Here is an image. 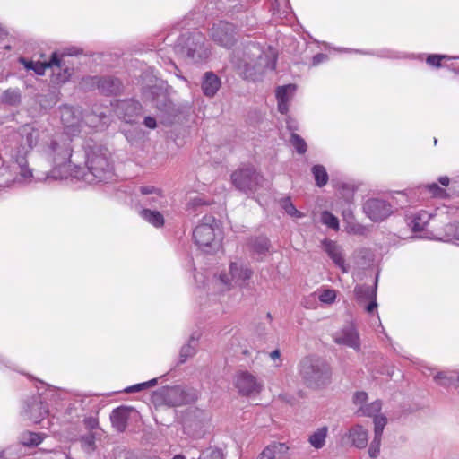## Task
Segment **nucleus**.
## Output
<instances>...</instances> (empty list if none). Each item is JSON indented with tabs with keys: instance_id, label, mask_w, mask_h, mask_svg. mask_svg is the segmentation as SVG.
<instances>
[{
	"instance_id": "nucleus-1",
	"label": "nucleus",
	"mask_w": 459,
	"mask_h": 459,
	"mask_svg": "<svg viewBox=\"0 0 459 459\" xmlns=\"http://www.w3.org/2000/svg\"><path fill=\"white\" fill-rule=\"evenodd\" d=\"M83 167L78 161L72 176L90 183L108 182L115 175L114 164L108 148L91 139L82 145Z\"/></svg>"
},
{
	"instance_id": "nucleus-2",
	"label": "nucleus",
	"mask_w": 459,
	"mask_h": 459,
	"mask_svg": "<svg viewBox=\"0 0 459 459\" xmlns=\"http://www.w3.org/2000/svg\"><path fill=\"white\" fill-rule=\"evenodd\" d=\"M73 137L67 134H56L48 144L46 152L48 157L51 158L54 164V168L51 170V175H47L44 178L39 176L35 177L36 180H41L51 177L53 178H66V175L70 173L72 176L73 170H74L81 154L75 152L73 157Z\"/></svg>"
},
{
	"instance_id": "nucleus-3",
	"label": "nucleus",
	"mask_w": 459,
	"mask_h": 459,
	"mask_svg": "<svg viewBox=\"0 0 459 459\" xmlns=\"http://www.w3.org/2000/svg\"><path fill=\"white\" fill-rule=\"evenodd\" d=\"M298 369L302 384L310 390L321 391L333 383V367L320 356L308 355L302 358Z\"/></svg>"
},
{
	"instance_id": "nucleus-4",
	"label": "nucleus",
	"mask_w": 459,
	"mask_h": 459,
	"mask_svg": "<svg viewBox=\"0 0 459 459\" xmlns=\"http://www.w3.org/2000/svg\"><path fill=\"white\" fill-rule=\"evenodd\" d=\"M242 74L246 79L256 81L267 71L275 69V60L264 53L262 48L254 42L246 44L240 60Z\"/></svg>"
},
{
	"instance_id": "nucleus-5",
	"label": "nucleus",
	"mask_w": 459,
	"mask_h": 459,
	"mask_svg": "<svg viewBox=\"0 0 459 459\" xmlns=\"http://www.w3.org/2000/svg\"><path fill=\"white\" fill-rule=\"evenodd\" d=\"M195 245L204 253L213 255L221 248L222 232L219 221L212 215H205L193 231Z\"/></svg>"
},
{
	"instance_id": "nucleus-6",
	"label": "nucleus",
	"mask_w": 459,
	"mask_h": 459,
	"mask_svg": "<svg viewBox=\"0 0 459 459\" xmlns=\"http://www.w3.org/2000/svg\"><path fill=\"white\" fill-rule=\"evenodd\" d=\"M178 47L180 54L192 64L205 62L211 54L205 36L199 31L183 35Z\"/></svg>"
},
{
	"instance_id": "nucleus-7",
	"label": "nucleus",
	"mask_w": 459,
	"mask_h": 459,
	"mask_svg": "<svg viewBox=\"0 0 459 459\" xmlns=\"http://www.w3.org/2000/svg\"><path fill=\"white\" fill-rule=\"evenodd\" d=\"M20 145L13 151L12 158L20 168V174L24 179L34 178L32 170L28 168L27 156L39 141V132L26 126L20 133Z\"/></svg>"
},
{
	"instance_id": "nucleus-8",
	"label": "nucleus",
	"mask_w": 459,
	"mask_h": 459,
	"mask_svg": "<svg viewBox=\"0 0 459 459\" xmlns=\"http://www.w3.org/2000/svg\"><path fill=\"white\" fill-rule=\"evenodd\" d=\"M197 399L193 389L182 385L163 386L153 393L152 403L155 405L178 407L194 403Z\"/></svg>"
},
{
	"instance_id": "nucleus-9",
	"label": "nucleus",
	"mask_w": 459,
	"mask_h": 459,
	"mask_svg": "<svg viewBox=\"0 0 459 459\" xmlns=\"http://www.w3.org/2000/svg\"><path fill=\"white\" fill-rule=\"evenodd\" d=\"M209 35L214 43L228 49L238 41L237 27L226 21L214 22L209 30Z\"/></svg>"
},
{
	"instance_id": "nucleus-10",
	"label": "nucleus",
	"mask_w": 459,
	"mask_h": 459,
	"mask_svg": "<svg viewBox=\"0 0 459 459\" xmlns=\"http://www.w3.org/2000/svg\"><path fill=\"white\" fill-rule=\"evenodd\" d=\"M234 186L247 194L254 193L262 184L263 177L252 167L239 169L231 174Z\"/></svg>"
},
{
	"instance_id": "nucleus-11",
	"label": "nucleus",
	"mask_w": 459,
	"mask_h": 459,
	"mask_svg": "<svg viewBox=\"0 0 459 459\" xmlns=\"http://www.w3.org/2000/svg\"><path fill=\"white\" fill-rule=\"evenodd\" d=\"M82 84L88 90L97 88L106 96L117 95L123 88L121 81L113 76H88L82 79Z\"/></svg>"
},
{
	"instance_id": "nucleus-12",
	"label": "nucleus",
	"mask_w": 459,
	"mask_h": 459,
	"mask_svg": "<svg viewBox=\"0 0 459 459\" xmlns=\"http://www.w3.org/2000/svg\"><path fill=\"white\" fill-rule=\"evenodd\" d=\"M60 117L64 125V134L76 136L81 133L82 114L78 109L63 105L60 107Z\"/></svg>"
},
{
	"instance_id": "nucleus-13",
	"label": "nucleus",
	"mask_w": 459,
	"mask_h": 459,
	"mask_svg": "<svg viewBox=\"0 0 459 459\" xmlns=\"http://www.w3.org/2000/svg\"><path fill=\"white\" fill-rule=\"evenodd\" d=\"M363 211L373 221H384L393 212L390 203L380 198L367 200L363 204Z\"/></svg>"
},
{
	"instance_id": "nucleus-14",
	"label": "nucleus",
	"mask_w": 459,
	"mask_h": 459,
	"mask_svg": "<svg viewBox=\"0 0 459 459\" xmlns=\"http://www.w3.org/2000/svg\"><path fill=\"white\" fill-rule=\"evenodd\" d=\"M143 97L159 110H169L171 106L167 91L159 85L143 87Z\"/></svg>"
},
{
	"instance_id": "nucleus-15",
	"label": "nucleus",
	"mask_w": 459,
	"mask_h": 459,
	"mask_svg": "<svg viewBox=\"0 0 459 459\" xmlns=\"http://www.w3.org/2000/svg\"><path fill=\"white\" fill-rule=\"evenodd\" d=\"M377 282L374 286H369L366 284H358L354 288V295L356 297L357 302L359 305H364L367 301L368 303L365 306V310L368 313H372L377 307Z\"/></svg>"
},
{
	"instance_id": "nucleus-16",
	"label": "nucleus",
	"mask_w": 459,
	"mask_h": 459,
	"mask_svg": "<svg viewBox=\"0 0 459 459\" xmlns=\"http://www.w3.org/2000/svg\"><path fill=\"white\" fill-rule=\"evenodd\" d=\"M143 107L141 103L134 100H118L116 112L119 118L123 119L126 123H134L142 113Z\"/></svg>"
},
{
	"instance_id": "nucleus-17",
	"label": "nucleus",
	"mask_w": 459,
	"mask_h": 459,
	"mask_svg": "<svg viewBox=\"0 0 459 459\" xmlns=\"http://www.w3.org/2000/svg\"><path fill=\"white\" fill-rule=\"evenodd\" d=\"M24 415L34 423L40 422L48 413V407L39 396H32L25 402Z\"/></svg>"
},
{
	"instance_id": "nucleus-18",
	"label": "nucleus",
	"mask_w": 459,
	"mask_h": 459,
	"mask_svg": "<svg viewBox=\"0 0 459 459\" xmlns=\"http://www.w3.org/2000/svg\"><path fill=\"white\" fill-rule=\"evenodd\" d=\"M236 387L242 395H251L261 392L263 385L247 371L240 372L236 379Z\"/></svg>"
},
{
	"instance_id": "nucleus-19",
	"label": "nucleus",
	"mask_w": 459,
	"mask_h": 459,
	"mask_svg": "<svg viewBox=\"0 0 459 459\" xmlns=\"http://www.w3.org/2000/svg\"><path fill=\"white\" fill-rule=\"evenodd\" d=\"M323 248L328 256L333 260L336 266L342 269L343 273H347L349 266L345 264L342 248L335 241L325 239L322 242Z\"/></svg>"
},
{
	"instance_id": "nucleus-20",
	"label": "nucleus",
	"mask_w": 459,
	"mask_h": 459,
	"mask_svg": "<svg viewBox=\"0 0 459 459\" xmlns=\"http://www.w3.org/2000/svg\"><path fill=\"white\" fill-rule=\"evenodd\" d=\"M80 51L78 49L73 48H67L65 49L61 56H59L56 52H54L51 55L50 60L48 62L41 63V64H36L35 66H29L27 65V69H31L35 71L36 74L42 75L46 70V68H52L53 66H56L57 68L61 69L63 66L62 63V57L65 56H74L78 55Z\"/></svg>"
},
{
	"instance_id": "nucleus-21",
	"label": "nucleus",
	"mask_w": 459,
	"mask_h": 459,
	"mask_svg": "<svg viewBox=\"0 0 459 459\" xmlns=\"http://www.w3.org/2000/svg\"><path fill=\"white\" fill-rule=\"evenodd\" d=\"M133 412H136V411L129 406H120L114 409L110 414L112 426L118 432H124L127 427L128 419Z\"/></svg>"
},
{
	"instance_id": "nucleus-22",
	"label": "nucleus",
	"mask_w": 459,
	"mask_h": 459,
	"mask_svg": "<svg viewBox=\"0 0 459 459\" xmlns=\"http://www.w3.org/2000/svg\"><path fill=\"white\" fill-rule=\"evenodd\" d=\"M230 274L231 279L227 274H221L220 279L224 284H230V281L240 284L251 278L253 272L247 267H242L237 263H231L230 265Z\"/></svg>"
},
{
	"instance_id": "nucleus-23",
	"label": "nucleus",
	"mask_w": 459,
	"mask_h": 459,
	"mask_svg": "<svg viewBox=\"0 0 459 459\" xmlns=\"http://www.w3.org/2000/svg\"><path fill=\"white\" fill-rule=\"evenodd\" d=\"M252 255H257V260H263L264 256L269 253L271 248L270 240L264 236L250 238L247 243Z\"/></svg>"
},
{
	"instance_id": "nucleus-24",
	"label": "nucleus",
	"mask_w": 459,
	"mask_h": 459,
	"mask_svg": "<svg viewBox=\"0 0 459 459\" xmlns=\"http://www.w3.org/2000/svg\"><path fill=\"white\" fill-rule=\"evenodd\" d=\"M334 341L338 344H343L358 350L360 346L359 333L353 326H348L334 337Z\"/></svg>"
},
{
	"instance_id": "nucleus-25",
	"label": "nucleus",
	"mask_w": 459,
	"mask_h": 459,
	"mask_svg": "<svg viewBox=\"0 0 459 459\" xmlns=\"http://www.w3.org/2000/svg\"><path fill=\"white\" fill-rule=\"evenodd\" d=\"M221 86L220 77L213 72H206L202 78L203 93L209 98L213 97Z\"/></svg>"
},
{
	"instance_id": "nucleus-26",
	"label": "nucleus",
	"mask_w": 459,
	"mask_h": 459,
	"mask_svg": "<svg viewBox=\"0 0 459 459\" xmlns=\"http://www.w3.org/2000/svg\"><path fill=\"white\" fill-rule=\"evenodd\" d=\"M285 443L273 442L268 445L256 459H282L289 451Z\"/></svg>"
},
{
	"instance_id": "nucleus-27",
	"label": "nucleus",
	"mask_w": 459,
	"mask_h": 459,
	"mask_svg": "<svg viewBox=\"0 0 459 459\" xmlns=\"http://www.w3.org/2000/svg\"><path fill=\"white\" fill-rule=\"evenodd\" d=\"M350 438L357 448H365L368 445V431L360 425H356L350 429Z\"/></svg>"
},
{
	"instance_id": "nucleus-28",
	"label": "nucleus",
	"mask_w": 459,
	"mask_h": 459,
	"mask_svg": "<svg viewBox=\"0 0 459 459\" xmlns=\"http://www.w3.org/2000/svg\"><path fill=\"white\" fill-rule=\"evenodd\" d=\"M140 215L143 220L156 228H160L165 223L163 215L156 210L143 208L140 211Z\"/></svg>"
},
{
	"instance_id": "nucleus-29",
	"label": "nucleus",
	"mask_w": 459,
	"mask_h": 459,
	"mask_svg": "<svg viewBox=\"0 0 459 459\" xmlns=\"http://www.w3.org/2000/svg\"><path fill=\"white\" fill-rule=\"evenodd\" d=\"M0 101L4 105L17 107L22 101L21 91L18 89H7L0 96Z\"/></svg>"
},
{
	"instance_id": "nucleus-30",
	"label": "nucleus",
	"mask_w": 459,
	"mask_h": 459,
	"mask_svg": "<svg viewBox=\"0 0 459 459\" xmlns=\"http://www.w3.org/2000/svg\"><path fill=\"white\" fill-rule=\"evenodd\" d=\"M328 428L326 426L321 427L317 429L313 434L309 437L310 445L316 448H322L325 444V438L327 437Z\"/></svg>"
},
{
	"instance_id": "nucleus-31",
	"label": "nucleus",
	"mask_w": 459,
	"mask_h": 459,
	"mask_svg": "<svg viewBox=\"0 0 459 459\" xmlns=\"http://www.w3.org/2000/svg\"><path fill=\"white\" fill-rule=\"evenodd\" d=\"M311 170L317 186L322 187L327 184L329 177L323 165H314Z\"/></svg>"
},
{
	"instance_id": "nucleus-32",
	"label": "nucleus",
	"mask_w": 459,
	"mask_h": 459,
	"mask_svg": "<svg viewBox=\"0 0 459 459\" xmlns=\"http://www.w3.org/2000/svg\"><path fill=\"white\" fill-rule=\"evenodd\" d=\"M197 339L194 336H191L188 342L182 346L179 352V363H184L188 358L193 357L195 354L196 349L195 345H193L194 342H196Z\"/></svg>"
},
{
	"instance_id": "nucleus-33",
	"label": "nucleus",
	"mask_w": 459,
	"mask_h": 459,
	"mask_svg": "<svg viewBox=\"0 0 459 459\" xmlns=\"http://www.w3.org/2000/svg\"><path fill=\"white\" fill-rule=\"evenodd\" d=\"M62 63L64 65L61 69L57 68L56 66L52 67L53 73L56 77V82L57 83H64V82H67L73 74V69L70 68L69 66H67L65 65V62L63 59H62Z\"/></svg>"
},
{
	"instance_id": "nucleus-34",
	"label": "nucleus",
	"mask_w": 459,
	"mask_h": 459,
	"mask_svg": "<svg viewBox=\"0 0 459 459\" xmlns=\"http://www.w3.org/2000/svg\"><path fill=\"white\" fill-rule=\"evenodd\" d=\"M42 441L39 434L30 431H25L20 436V442L25 446H36Z\"/></svg>"
},
{
	"instance_id": "nucleus-35",
	"label": "nucleus",
	"mask_w": 459,
	"mask_h": 459,
	"mask_svg": "<svg viewBox=\"0 0 459 459\" xmlns=\"http://www.w3.org/2000/svg\"><path fill=\"white\" fill-rule=\"evenodd\" d=\"M296 90L295 84H287L277 87L275 91V96L277 100H283L289 102L290 95L292 94Z\"/></svg>"
},
{
	"instance_id": "nucleus-36",
	"label": "nucleus",
	"mask_w": 459,
	"mask_h": 459,
	"mask_svg": "<svg viewBox=\"0 0 459 459\" xmlns=\"http://www.w3.org/2000/svg\"><path fill=\"white\" fill-rule=\"evenodd\" d=\"M381 408H382L381 402L377 400L369 404L360 407L359 409L358 412L361 413L364 416L376 417L377 413H378L381 411Z\"/></svg>"
},
{
	"instance_id": "nucleus-37",
	"label": "nucleus",
	"mask_w": 459,
	"mask_h": 459,
	"mask_svg": "<svg viewBox=\"0 0 459 459\" xmlns=\"http://www.w3.org/2000/svg\"><path fill=\"white\" fill-rule=\"evenodd\" d=\"M290 143L296 149L299 154H304L307 150V145L305 140L296 133H291Z\"/></svg>"
},
{
	"instance_id": "nucleus-38",
	"label": "nucleus",
	"mask_w": 459,
	"mask_h": 459,
	"mask_svg": "<svg viewBox=\"0 0 459 459\" xmlns=\"http://www.w3.org/2000/svg\"><path fill=\"white\" fill-rule=\"evenodd\" d=\"M281 206L286 212V213L292 217L300 218L303 215L299 211L296 209V207L290 201V198L289 197L282 198L281 200Z\"/></svg>"
},
{
	"instance_id": "nucleus-39",
	"label": "nucleus",
	"mask_w": 459,
	"mask_h": 459,
	"mask_svg": "<svg viewBox=\"0 0 459 459\" xmlns=\"http://www.w3.org/2000/svg\"><path fill=\"white\" fill-rule=\"evenodd\" d=\"M322 222L333 230L339 228V220L337 217L327 211L322 212Z\"/></svg>"
},
{
	"instance_id": "nucleus-40",
	"label": "nucleus",
	"mask_w": 459,
	"mask_h": 459,
	"mask_svg": "<svg viewBox=\"0 0 459 459\" xmlns=\"http://www.w3.org/2000/svg\"><path fill=\"white\" fill-rule=\"evenodd\" d=\"M387 423L385 416H376L374 418V436L382 437L383 430Z\"/></svg>"
},
{
	"instance_id": "nucleus-41",
	"label": "nucleus",
	"mask_w": 459,
	"mask_h": 459,
	"mask_svg": "<svg viewBox=\"0 0 459 459\" xmlns=\"http://www.w3.org/2000/svg\"><path fill=\"white\" fill-rule=\"evenodd\" d=\"M382 437L374 436V438L368 448V455L371 458H377L380 453Z\"/></svg>"
},
{
	"instance_id": "nucleus-42",
	"label": "nucleus",
	"mask_w": 459,
	"mask_h": 459,
	"mask_svg": "<svg viewBox=\"0 0 459 459\" xmlns=\"http://www.w3.org/2000/svg\"><path fill=\"white\" fill-rule=\"evenodd\" d=\"M204 205H208V203L205 202L203 196L199 195L190 199L186 204L188 211H195L197 208Z\"/></svg>"
},
{
	"instance_id": "nucleus-43",
	"label": "nucleus",
	"mask_w": 459,
	"mask_h": 459,
	"mask_svg": "<svg viewBox=\"0 0 459 459\" xmlns=\"http://www.w3.org/2000/svg\"><path fill=\"white\" fill-rule=\"evenodd\" d=\"M82 446L86 450H93L95 446V437L90 434L81 438Z\"/></svg>"
},
{
	"instance_id": "nucleus-44",
	"label": "nucleus",
	"mask_w": 459,
	"mask_h": 459,
	"mask_svg": "<svg viewBox=\"0 0 459 459\" xmlns=\"http://www.w3.org/2000/svg\"><path fill=\"white\" fill-rule=\"evenodd\" d=\"M336 298L335 291L333 290H325L319 296L320 301L324 303H332Z\"/></svg>"
},
{
	"instance_id": "nucleus-45",
	"label": "nucleus",
	"mask_w": 459,
	"mask_h": 459,
	"mask_svg": "<svg viewBox=\"0 0 459 459\" xmlns=\"http://www.w3.org/2000/svg\"><path fill=\"white\" fill-rule=\"evenodd\" d=\"M429 192L435 197H444L446 190L441 188L437 183H432L427 186Z\"/></svg>"
},
{
	"instance_id": "nucleus-46",
	"label": "nucleus",
	"mask_w": 459,
	"mask_h": 459,
	"mask_svg": "<svg viewBox=\"0 0 459 459\" xmlns=\"http://www.w3.org/2000/svg\"><path fill=\"white\" fill-rule=\"evenodd\" d=\"M446 58V56L443 55H429L427 57V63L430 65L440 67L441 66V61L443 59Z\"/></svg>"
},
{
	"instance_id": "nucleus-47",
	"label": "nucleus",
	"mask_w": 459,
	"mask_h": 459,
	"mask_svg": "<svg viewBox=\"0 0 459 459\" xmlns=\"http://www.w3.org/2000/svg\"><path fill=\"white\" fill-rule=\"evenodd\" d=\"M349 230L356 235H364L368 231L367 228L359 223H349Z\"/></svg>"
},
{
	"instance_id": "nucleus-48",
	"label": "nucleus",
	"mask_w": 459,
	"mask_h": 459,
	"mask_svg": "<svg viewBox=\"0 0 459 459\" xmlns=\"http://www.w3.org/2000/svg\"><path fill=\"white\" fill-rule=\"evenodd\" d=\"M368 394L366 392H356L353 395L355 404H364L367 402Z\"/></svg>"
},
{
	"instance_id": "nucleus-49",
	"label": "nucleus",
	"mask_w": 459,
	"mask_h": 459,
	"mask_svg": "<svg viewBox=\"0 0 459 459\" xmlns=\"http://www.w3.org/2000/svg\"><path fill=\"white\" fill-rule=\"evenodd\" d=\"M83 423L86 429L91 430L98 427V420L94 417H88L83 420Z\"/></svg>"
},
{
	"instance_id": "nucleus-50",
	"label": "nucleus",
	"mask_w": 459,
	"mask_h": 459,
	"mask_svg": "<svg viewBox=\"0 0 459 459\" xmlns=\"http://www.w3.org/2000/svg\"><path fill=\"white\" fill-rule=\"evenodd\" d=\"M420 221H421L420 216H416L412 220V230L414 232H420V231L424 230V223H421Z\"/></svg>"
},
{
	"instance_id": "nucleus-51",
	"label": "nucleus",
	"mask_w": 459,
	"mask_h": 459,
	"mask_svg": "<svg viewBox=\"0 0 459 459\" xmlns=\"http://www.w3.org/2000/svg\"><path fill=\"white\" fill-rule=\"evenodd\" d=\"M146 388H147L146 384H145V382H143V383L136 384V385H131V386L126 388L125 392L126 393H134V392L143 391Z\"/></svg>"
},
{
	"instance_id": "nucleus-52",
	"label": "nucleus",
	"mask_w": 459,
	"mask_h": 459,
	"mask_svg": "<svg viewBox=\"0 0 459 459\" xmlns=\"http://www.w3.org/2000/svg\"><path fill=\"white\" fill-rule=\"evenodd\" d=\"M143 124L146 127L154 129L157 126L156 120L152 117H144Z\"/></svg>"
},
{
	"instance_id": "nucleus-53",
	"label": "nucleus",
	"mask_w": 459,
	"mask_h": 459,
	"mask_svg": "<svg viewBox=\"0 0 459 459\" xmlns=\"http://www.w3.org/2000/svg\"><path fill=\"white\" fill-rule=\"evenodd\" d=\"M278 102V110L281 114H286L289 110L288 102H285L283 100H277Z\"/></svg>"
},
{
	"instance_id": "nucleus-54",
	"label": "nucleus",
	"mask_w": 459,
	"mask_h": 459,
	"mask_svg": "<svg viewBox=\"0 0 459 459\" xmlns=\"http://www.w3.org/2000/svg\"><path fill=\"white\" fill-rule=\"evenodd\" d=\"M140 192L143 195H150L157 192V189L153 186H141Z\"/></svg>"
},
{
	"instance_id": "nucleus-55",
	"label": "nucleus",
	"mask_w": 459,
	"mask_h": 459,
	"mask_svg": "<svg viewBox=\"0 0 459 459\" xmlns=\"http://www.w3.org/2000/svg\"><path fill=\"white\" fill-rule=\"evenodd\" d=\"M326 57L325 55L322 54V53H319V54H316V56H314L313 57V65H318L319 63H321L323 60H325Z\"/></svg>"
},
{
	"instance_id": "nucleus-56",
	"label": "nucleus",
	"mask_w": 459,
	"mask_h": 459,
	"mask_svg": "<svg viewBox=\"0 0 459 459\" xmlns=\"http://www.w3.org/2000/svg\"><path fill=\"white\" fill-rule=\"evenodd\" d=\"M160 198H161V196L160 195H158V196H153V197L148 198L145 203H146V204L155 207V204L157 203H159Z\"/></svg>"
},
{
	"instance_id": "nucleus-57",
	"label": "nucleus",
	"mask_w": 459,
	"mask_h": 459,
	"mask_svg": "<svg viewBox=\"0 0 459 459\" xmlns=\"http://www.w3.org/2000/svg\"><path fill=\"white\" fill-rule=\"evenodd\" d=\"M438 182L444 186H447L449 185V182H450V179L448 177L446 176H443V177H439L438 178Z\"/></svg>"
},
{
	"instance_id": "nucleus-58",
	"label": "nucleus",
	"mask_w": 459,
	"mask_h": 459,
	"mask_svg": "<svg viewBox=\"0 0 459 459\" xmlns=\"http://www.w3.org/2000/svg\"><path fill=\"white\" fill-rule=\"evenodd\" d=\"M280 356H281V351H280V350H278V349H277V350L273 351L270 353V357H271V359H278V358H280Z\"/></svg>"
},
{
	"instance_id": "nucleus-59",
	"label": "nucleus",
	"mask_w": 459,
	"mask_h": 459,
	"mask_svg": "<svg viewBox=\"0 0 459 459\" xmlns=\"http://www.w3.org/2000/svg\"><path fill=\"white\" fill-rule=\"evenodd\" d=\"M145 384H146L147 388L152 387L157 384V378L151 379V380L145 382Z\"/></svg>"
},
{
	"instance_id": "nucleus-60",
	"label": "nucleus",
	"mask_w": 459,
	"mask_h": 459,
	"mask_svg": "<svg viewBox=\"0 0 459 459\" xmlns=\"http://www.w3.org/2000/svg\"><path fill=\"white\" fill-rule=\"evenodd\" d=\"M287 128H288V130L292 131V133H295L294 131L298 130V126L292 125L290 122H287Z\"/></svg>"
},
{
	"instance_id": "nucleus-61",
	"label": "nucleus",
	"mask_w": 459,
	"mask_h": 459,
	"mask_svg": "<svg viewBox=\"0 0 459 459\" xmlns=\"http://www.w3.org/2000/svg\"><path fill=\"white\" fill-rule=\"evenodd\" d=\"M436 379L437 380H441V379H446L445 374L443 373H438L436 377H435Z\"/></svg>"
},
{
	"instance_id": "nucleus-62",
	"label": "nucleus",
	"mask_w": 459,
	"mask_h": 459,
	"mask_svg": "<svg viewBox=\"0 0 459 459\" xmlns=\"http://www.w3.org/2000/svg\"><path fill=\"white\" fill-rule=\"evenodd\" d=\"M22 62L25 64V67L27 68V65L29 66H35V63L32 62V61H30V62H25L24 59H22Z\"/></svg>"
},
{
	"instance_id": "nucleus-63",
	"label": "nucleus",
	"mask_w": 459,
	"mask_h": 459,
	"mask_svg": "<svg viewBox=\"0 0 459 459\" xmlns=\"http://www.w3.org/2000/svg\"><path fill=\"white\" fill-rule=\"evenodd\" d=\"M454 187L459 193V181L458 182H456V181L454 182Z\"/></svg>"
},
{
	"instance_id": "nucleus-64",
	"label": "nucleus",
	"mask_w": 459,
	"mask_h": 459,
	"mask_svg": "<svg viewBox=\"0 0 459 459\" xmlns=\"http://www.w3.org/2000/svg\"><path fill=\"white\" fill-rule=\"evenodd\" d=\"M172 459H186V457L182 455H177Z\"/></svg>"
}]
</instances>
